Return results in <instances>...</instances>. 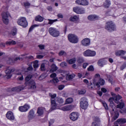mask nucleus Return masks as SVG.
<instances>
[{"mask_svg": "<svg viewBox=\"0 0 126 126\" xmlns=\"http://www.w3.org/2000/svg\"><path fill=\"white\" fill-rule=\"evenodd\" d=\"M73 10L78 14H83V13H85V10L84 8H80V7H74Z\"/></svg>", "mask_w": 126, "mask_h": 126, "instance_id": "9d476101", "label": "nucleus"}, {"mask_svg": "<svg viewBox=\"0 0 126 126\" xmlns=\"http://www.w3.org/2000/svg\"><path fill=\"white\" fill-rule=\"evenodd\" d=\"M97 64L100 67H103L104 64H107V61L105 58H102L98 60Z\"/></svg>", "mask_w": 126, "mask_h": 126, "instance_id": "dca6fc26", "label": "nucleus"}, {"mask_svg": "<svg viewBox=\"0 0 126 126\" xmlns=\"http://www.w3.org/2000/svg\"><path fill=\"white\" fill-rule=\"evenodd\" d=\"M126 54V51L125 50H121L115 51L116 56H125Z\"/></svg>", "mask_w": 126, "mask_h": 126, "instance_id": "5701e85b", "label": "nucleus"}, {"mask_svg": "<svg viewBox=\"0 0 126 126\" xmlns=\"http://www.w3.org/2000/svg\"><path fill=\"white\" fill-rule=\"evenodd\" d=\"M58 69H59V67H58V66L56 65L55 63H53L51 65V69L49 71V72H50V73H52V72H55L57 71Z\"/></svg>", "mask_w": 126, "mask_h": 126, "instance_id": "412c9836", "label": "nucleus"}, {"mask_svg": "<svg viewBox=\"0 0 126 126\" xmlns=\"http://www.w3.org/2000/svg\"><path fill=\"white\" fill-rule=\"evenodd\" d=\"M90 50L89 49H88L83 52V55L85 57H90Z\"/></svg>", "mask_w": 126, "mask_h": 126, "instance_id": "e433bc0d", "label": "nucleus"}, {"mask_svg": "<svg viewBox=\"0 0 126 126\" xmlns=\"http://www.w3.org/2000/svg\"><path fill=\"white\" fill-rule=\"evenodd\" d=\"M72 102H73V98L69 97L66 99L65 104H71Z\"/></svg>", "mask_w": 126, "mask_h": 126, "instance_id": "473e14b6", "label": "nucleus"}, {"mask_svg": "<svg viewBox=\"0 0 126 126\" xmlns=\"http://www.w3.org/2000/svg\"><path fill=\"white\" fill-rule=\"evenodd\" d=\"M95 56H96V52L90 50L89 57H95Z\"/></svg>", "mask_w": 126, "mask_h": 126, "instance_id": "c03bdc74", "label": "nucleus"}, {"mask_svg": "<svg viewBox=\"0 0 126 126\" xmlns=\"http://www.w3.org/2000/svg\"><path fill=\"white\" fill-rule=\"evenodd\" d=\"M70 21L75 22V23H79V17L77 16H74L70 18Z\"/></svg>", "mask_w": 126, "mask_h": 126, "instance_id": "4be33fe9", "label": "nucleus"}, {"mask_svg": "<svg viewBox=\"0 0 126 126\" xmlns=\"http://www.w3.org/2000/svg\"><path fill=\"white\" fill-rule=\"evenodd\" d=\"M17 23L18 25H20V26H22V27H24V28L28 26V23L27 22L26 18L25 17H21L18 20Z\"/></svg>", "mask_w": 126, "mask_h": 126, "instance_id": "39448f33", "label": "nucleus"}, {"mask_svg": "<svg viewBox=\"0 0 126 126\" xmlns=\"http://www.w3.org/2000/svg\"><path fill=\"white\" fill-rule=\"evenodd\" d=\"M16 34H17V29L16 28H13L11 32V35H12V36H15Z\"/></svg>", "mask_w": 126, "mask_h": 126, "instance_id": "58836bf2", "label": "nucleus"}, {"mask_svg": "<svg viewBox=\"0 0 126 126\" xmlns=\"http://www.w3.org/2000/svg\"><path fill=\"white\" fill-rule=\"evenodd\" d=\"M50 82H51V83H53V84H54V85H56L57 83L59 82V79H58V78H54L52 80L50 81Z\"/></svg>", "mask_w": 126, "mask_h": 126, "instance_id": "72a5a7b5", "label": "nucleus"}, {"mask_svg": "<svg viewBox=\"0 0 126 126\" xmlns=\"http://www.w3.org/2000/svg\"><path fill=\"white\" fill-rule=\"evenodd\" d=\"M14 71V69L11 67H8L5 71V73H6V78L9 79L12 76L11 73Z\"/></svg>", "mask_w": 126, "mask_h": 126, "instance_id": "1a4fd4ad", "label": "nucleus"}, {"mask_svg": "<svg viewBox=\"0 0 126 126\" xmlns=\"http://www.w3.org/2000/svg\"><path fill=\"white\" fill-rule=\"evenodd\" d=\"M111 5V1L109 0H106L103 3V6L105 8H109Z\"/></svg>", "mask_w": 126, "mask_h": 126, "instance_id": "bb28decb", "label": "nucleus"}, {"mask_svg": "<svg viewBox=\"0 0 126 126\" xmlns=\"http://www.w3.org/2000/svg\"><path fill=\"white\" fill-rule=\"evenodd\" d=\"M83 81L84 83H86V84H87L89 89H91V90H95V89H96V86H95V83H89V81H88V80L87 79H84Z\"/></svg>", "mask_w": 126, "mask_h": 126, "instance_id": "9b49d317", "label": "nucleus"}, {"mask_svg": "<svg viewBox=\"0 0 126 126\" xmlns=\"http://www.w3.org/2000/svg\"><path fill=\"white\" fill-rule=\"evenodd\" d=\"M37 26H39V25H34L33 26H32L29 29V32H31L33 29H34V27H37Z\"/></svg>", "mask_w": 126, "mask_h": 126, "instance_id": "6e6d98bb", "label": "nucleus"}, {"mask_svg": "<svg viewBox=\"0 0 126 126\" xmlns=\"http://www.w3.org/2000/svg\"><path fill=\"white\" fill-rule=\"evenodd\" d=\"M117 123L119 125H123V124H126V119L125 118H121L117 120Z\"/></svg>", "mask_w": 126, "mask_h": 126, "instance_id": "a878e982", "label": "nucleus"}, {"mask_svg": "<svg viewBox=\"0 0 126 126\" xmlns=\"http://www.w3.org/2000/svg\"><path fill=\"white\" fill-rule=\"evenodd\" d=\"M21 90H23V88L21 86H18V87H16L14 88H13L11 89V91H17V92H19V91H21Z\"/></svg>", "mask_w": 126, "mask_h": 126, "instance_id": "c85d7f7f", "label": "nucleus"}, {"mask_svg": "<svg viewBox=\"0 0 126 126\" xmlns=\"http://www.w3.org/2000/svg\"><path fill=\"white\" fill-rule=\"evenodd\" d=\"M75 3L78 5L86 6L89 4V2L87 0H76Z\"/></svg>", "mask_w": 126, "mask_h": 126, "instance_id": "f8f14e48", "label": "nucleus"}, {"mask_svg": "<svg viewBox=\"0 0 126 126\" xmlns=\"http://www.w3.org/2000/svg\"><path fill=\"white\" fill-rule=\"evenodd\" d=\"M31 78H32V75H28L26 78V82L25 83H28V82H30V81L32 80H31Z\"/></svg>", "mask_w": 126, "mask_h": 126, "instance_id": "4c0bfd02", "label": "nucleus"}, {"mask_svg": "<svg viewBox=\"0 0 126 126\" xmlns=\"http://www.w3.org/2000/svg\"><path fill=\"white\" fill-rule=\"evenodd\" d=\"M40 70L41 71H45L46 70V67L45 66V63H42L40 65Z\"/></svg>", "mask_w": 126, "mask_h": 126, "instance_id": "49530a36", "label": "nucleus"}, {"mask_svg": "<svg viewBox=\"0 0 126 126\" xmlns=\"http://www.w3.org/2000/svg\"><path fill=\"white\" fill-rule=\"evenodd\" d=\"M114 113H115V115L112 119V121H116V120H117V119H118V118H119V112H115Z\"/></svg>", "mask_w": 126, "mask_h": 126, "instance_id": "37998d69", "label": "nucleus"}, {"mask_svg": "<svg viewBox=\"0 0 126 126\" xmlns=\"http://www.w3.org/2000/svg\"><path fill=\"white\" fill-rule=\"evenodd\" d=\"M56 101L57 103H59V104H63V99L62 97H57Z\"/></svg>", "mask_w": 126, "mask_h": 126, "instance_id": "c9c22d12", "label": "nucleus"}, {"mask_svg": "<svg viewBox=\"0 0 126 126\" xmlns=\"http://www.w3.org/2000/svg\"><path fill=\"white\" fill-rule=\"evenodd\" d=\"M54 123H55V121H54V120L53 119L50 120L49 122V126H52V125H53Z\"/></svg>", "mask_w": 126, "mask_h": 126, "instance_id": "680f3d73", "label": "nucleus"}, {"mask_svg": "<svg viewBox=\"0 0 126 126\" xmlns=\"http://www.w3.org/2000/svg\"><path fill=\"white\" fill-rule=\"evenodd\" d=\"M49 96L51 97V110H56L57 109V103H56V97H57V94H49Z\"/></svg>", "mask_w": 126, "mask_h": 126, "instance_id": "f03ea898", "label": "nucleus"}, {"mask_svg": "<svg viewBox=\"0 0 126 126\" xmlns=\"http://www.w3.org/2000/svg\"><path fill=\"white\" fill-rule=\"evenodd\" d=\"M48 21H49L48 24L52 25V24H53L54 23L57 22V21H58V19H55V20L48 19Z\"/></svg>", "mask_w": 126, "mask_h": 126, "instance_id": "a18cd8bd", "label": "nucleus"}, {"mask_svg": "<svg viewBox=\"0 0 126 126\" xmlns=\"http://www.w3.org/2000/svg\"><path fill=\"white\" fill-rule=\"evenodd\" d=\"M99 16L96 15H90L88 16V19L90 21H94L95 20H98L99 19Z\"/></svg>", "mask_w": 126, "mask_h": 126, "instance_id": "6ab92c4d", "label": "nucleus"}, {"mask_svg": "<svg viewBox=\"0 0 126 126\" xmlns=\"http://www.w3.org/2000/svg\"><path fill=\"white\" fill-rule=\"evenodd\" d=\"M28 117L29 121H31V120H33V119L35 118V113L33 109H32L30 111Z\"/></svg>", "mask_w": 126, "mask_h": 126, "instance_id": "aec40b11", "label": "nucleus"}, {"mask_svg": "<svg viewBox=\"0 0 126 126\" xmlns=\"http://www.w3.org/2000/svg\"><path fill=\"white\" fill-rule=\"evenodd\" d=\"M24 4L25 7H26V8H28V7H29L30 6V3H29L28 2H24Z\"/></svg>", "mask_w": 126, "mask_h": 126, "instance_id": "5fc2aeb1", "label": "nucleus"}, {"mask_svg": "<svg viewBox=\"0 0 126 126\" xmlns=\"http://www.w3.org/2000/svg\"><path fill=\"white\" fill-rule=\"evenodd\" d=\"M75 76V75H74V74H72L68 76L67 77L69 80H71V79H73V78H74Z\"/></svg>", "mask_w": 126, "mask_h": 126, "instance_id": "3c124183", "label": "nucleus"}, {"mask_svg": "<svg viewBox=\"0 0 126 126\" xmlns=\"http://www.w3.org/2000/svg\"><path fill=\"white\" fill-rule=\"evenodd\" d=\"M80 106L82 109L86 110L88 107V102H87V99H86L85 97H82L80 100Z\"/></svg>", "mask_w": 126, "mask_h": 126, "instance_id": "0eeeda50", "label": "nucleus"}, {"mask_svg": "<svg viewBox=\"0 0 126 126\" xmlns=\"http://www.w3.org/2000/svg\"><path fill=\"white\" fill-rule=\"evenodd\" d=\"M48 32L51 36H52V37H54L55 38L59 37L61 34L58 29L53 27L49 29Z\"/></svg>", "mask_w": 126, "mask_h": 126, "instance_id": "7ed1b4c3", "label": "nucleus"}, {"mask_svg": "<svg viewBox=\"0 0 126 126\" xmlns=\"http://www.w3.org/2000/svg\"><path fill=\"white\" fill-rule=\"evenodd\" d=\"M58 55L59 57H66V56H67L66 52L63 50L60 51Z\"/></svg>", "mask_w": 126, "mask_h": 126, "instance_id": "7c9ffc66", "label": "nucleus"}, {"mask_svg": "<svg viewBox=\"0 0 126 126\" xmlns=\"http://www.w3.org/2000/svg\"><path fill=\"white\" fill-rule=\"evenodd\" d=\"M93 123H96V124L100 125V123H101V120H100V118H99V117H95L94 119Z\"/></svg>", "mask_w": 126, "mask_h": 126, "instance_id": "f704fd0d", "label": "nucleus"}, {"mask_svg": "<svg viewBox=\"0 0 126 126\" xmlns=\"http://www.w3.org/2000/svg\"><path fill=\"white\" fill-rule=\"evenodd\" d=\"M34 19H35V21H38L39 22H42L44 20V17L40 16V15H38L35 17Z\"/></svg>", "mask_w": 126, "mask_h": 126, "instance_id": "c756f323", "label": "nucleus"}, {"mask_svg": "<svg viewBox=\"0 0 126 126\" xmlns=\"http://www.w3.org/2000/svg\"><path fill=\"white\" fill-rule=\"evenodd\" d=\"M75 62H76V58H73L70 60H69L68 61V63L70 64H72L73 63H75Z\"/></svg>", "mask_w": 126, "mask_h": 126, "instance_id": "79ce46f5", "label": "nucleus"}, {"mask_svg": "<svg viewBox=\"0 0 126 126\" xmlns=\"http://www.w3.org/2000/svg\"><path fill=\"white\" fill-rule=\"evenodd\" d=\"M124 107H125V102H124V100L123 99L121 100V101L119 102L118 104L117 105V109H124Z\"/></svg>", "mask_w": 126, "mask_h": 126, "instance_id": "393cba45", "label": "nucleus"}, {"mask_svg": "<svg viewBox=\"0 0 126 126\" xmlns=\"http://www.w3.org/2000/svg\"><path fill=\"white\" fill-rule=\"evenodd\" d=\"M30 109V105L28 104H25L24 106H20L19 110L20 112H27Z\"/></svg>", "mask_w": 126, "mask_h": 126, "instance_id": "2eb2a0df", "label": "nucleus"}, {"mask_svg": "<svg viewBox=\"0 0 126 126\" xmlns=\"http://www.w3.org/2000/svg\"><path fill=\"white\" fill-rule=\"evenodd\" d=\"M114 97V102L117 104H119V102H121V99H122V97L120 95H116Z\"/></svg>", "mask_w": 126, "mask_h": 126, "instance_id": "cd10ccee", "label": "nucleus"}, {"mask_svg": "<svg viewBox=\"0 0 126 126\" xmlns=\"http://www.w3.org/2000/svg\"><path fill=\"white\" fill-rule=\"evenodd\" d=\"M26 86L28 89L35 90L36 88V83L35 81L32 80L30 82L25 83Z\"/></svg>", "mask_w": 126, "mask_h": 126, "instance_id": "423d86ee", "label": "nucleus"}, {"mask_svg": "<svg viewBox=\"0 0 126 126\" xmlns=\"http://www.w3.org/2000/svg\"><path fill=\"white\" fill-rule=\"evenodd\" d=\"M46 78V75L45 74H43L40 76L39 77V80H43V79H45Z\"/></svg>", "mask_w": 126, "mask_h": 126, "instance_id": "864d4df0", "label": "nucleus"}, {"mask_svg": "<svg viewBox=\"0 0 126 126\" xmlns=\"http://www.w3.org/2000/svg\"><path fill=\"white\" fill-rule=\"evenodd\" d=\"M74 107H75V106L73 105H66L62 107L61 108V110L63 111L64 112H65V111H70V110H72V109H74Z\"/></svg>", "mask_w": 126, "mask_h": 126, "instance_id": "f3484780", "label": "nucleus"}, {"mask_svg": "<svg viewBox=\"0 0 126 126\" xmlns=\"http://www.w3.org/2000/svg\"><path fill=\"white\" fill-rule=\"evenodd\" d=\"M14 63V59L13 58H9L7 61L8 63Z\"/></svg>", "mask_w": 126, "mask_h": 126, "instance_id": "8fccbe9b", "label": "nucleus"}, {"mask_svg": "<svg viewBox=\"0 0 126 126\" xmlns=\"http://www.w3.org/2000/svg\"><path fill=\"white\" fill-rule=\"evenodd\" d=\"M39 61L36 60L33 62V66L34 68H37L39 67Z\"/></svg>", "mask_w": 126, "mask_h": 126, "instance_id": "a19ab883", "label": "nucleus"}, {"mask_svg": "<svg viewBox=\"0 0 126 126\" xmlns=\"http://www.w3.org/2000/svg\"><path fill=\"white\" fill-rule=\"evenodd\" d=\"M100 85H104L105 84V81L103 79H100L98 82Z\"/></svg>", "mask_w": 126, "mask_h": 126, "instance_id": "4d7b16f0", "label": "nucleus"}, {"mask_svg": "<svg viewBox=\"0 0 126 126\" xmlns=\"http://www.w3.org/2000/svg\"><path fill=\"white\" fill-rule=\"evenodd\" d=\"M10 16L9 13L8 12H4L2 13V20L6 25H7L9 22V20L8 19V17Z\"/></svg>", "mask_w": 126, "mask_h": 126, "instance_id": "6e6552de", "label": "nucleus"}, {"mask_svg": "<svg viewBox=\"0 0 126 126\" xmlns=\"http://www.w3.org/2000/svg\"><path fill=\"white\" fill-rule=\"evenodd\" d=\"M126 67V64L125 63V64H123L121 67V70H124V69H125V68Z\"/></svg>", "mask_w": 126, "mask_h": 126, "instance_id": "69168bd1", "label": "nucleus"}, {"mask_svg": "<svg viewBox=\"0 0 126 126\" xmlns=\"http://www.w3.org/2000/svg\"><path fill=\"white\" fill-rule=\"evenodd\" d=\"M67 65V63L65 62H62L60 63V66H62V67H64V66H66Z\"/></svg>", "mask_w": 126, "mask_h": 126, "instance_id": "13d9d810", "label": "nucleus"}, {"mask_svg": "<svg viewBox=\"0 0 126 126\" xmlns=\"http://www.w3.org/2000/svg\"><path fill=\"white\" fill-rule=\"evenodd\" d=\"M45 111V108L44 107H38L37 109V113L38 116H42L44 114V111Z\"/></svg>", "mask_w": 126, "mask_h": 126, "instance_id": "b1692460", "label": "nucleus"}, {"mask_svg": "<svg viewBox=\"0 0 126 126\" xmlns=\"http://www.w3.org/2000/svg\"><path fill=\"white\" fill-rule=\"evenodd\" d=\"M6 117L10 121H13L15 119L14 115L11 111H8L6 114Z\"/></svg>", "mask_w": 126, "mask_h": 126, "instance_id": "a211bd4d", "label": "nucleus"}, {"mask_svg": "<svg viewBox=\"0 0 126 126\" xmlns=\"http://www.w3.org/2000/svg\"><path fill=\"white\" fill-rule=\"evenodd\" d=\"M89 65V63H84L83 64V68H85L86 67H87L88 65Z\"/></svg>", "mask_w": 126, "mask_h": 126, "instance_id": "338daca9", "label": "nucleus"}, {"mask_svg": "<svg viewBox=\"0 0 126 126\" xmlns=\"http://www.w3.org/2000/svg\"><path fill=\"white\" fill-rule=\"evenodd\" d=\"M38 47L40 50H44L45 49V45L43 44L38 45Z\"/></svg>", "mask_w": 126, "mask_h": 126, "instance_id": "bf43d9fd", "label": "nucleus"}, {"mask_svg": "<svg viewBox=\"0 0 126 126\" xmlns=\"http://www.w3.org/2000/svg\"><path fill=\"white\" fill-rule=\"evenodd\" d=\"M110 106L111 107V108H112V112H115V109L114 108H116V106L115 104H114V102H111L110 103Z\"/></svg>", "mask_w": 126, "mask_h": 126, "instance_id": "603ef678", "label": "nucleus"}, {"mask_svg": "<svg viewBox=\"0 0 126 126\" xmlns=\"http://www.w3.org/2000/svg\"><path fill=\"white\" fill-rule=\"evenodd\" d=\"M68 39L70 43L73 44L78 43V37L74 34H69L68 35Z\"/></svg>", "mask_w": 126, "mask_h": 126, "instance_id": "20e7f679", "label": "nucleus"}, {"mask_svg": "<svg viewBox=\"0 0 126 126\" xmlns=\"http://www.w3.org/2000/svg\"><path fill=\"white\" fill-rule=\"evenodd\" d=\"M109 102H110V103H114V101H115V98L114 97H110L109 100H108Z\"/></svg>", "mask_w": 126, "mask_h": 126, "instance_id": "e2e57ef3", "label": "nucleus"}, {"mask_svg": "<svg viewBox=\"0 0 126 126\" xmlns=\"http://www.w3.org/2000/svg\"><path fill=\"white\" fill-rule=\"evenodd\" d=\"M79 117V114L77 112H72L69 115V118L71 121H76Z\"/></svg>", "mask_w": 126, "mask_h": 126, "instance_id": "ddd939ff", "label": "nucleus"}, {"mask_svg": "<svg viewBox=\"0 0 126 126\" xmlns=\"http://www.w3.org/2000/svg\"><path fill=\"white\" fill-rule=\"evenodd\" d=\"M92 126H99V124L95 122H93L92 123Z\"/></svg>", "mask_w": 126, "mask_h": 126, "instance_id": "774afa93", "label": "nucleus"}, {"mask_svg": "<svg viewBox=\"0 0 126 126\" xmlns=\"http://www.w3.org/2000/svg\"><path fill=\"white\" fill-rule=\"evenodd\" d=\"M91 43V41L90 38H86L83 39L81 41V44L84 47H88L90 46V44Z\"/></svg>", "mask_w": 126, "mask_h": 126, "instance_id": "4468645a", "label": "nucleus"}, {"mask_svg": "<svg viewBox=\"0 0 126 126\" xmlns=\"http://www.w3.org/2000/svg\"><path fill=\"white\" fill-rule=\"evenodd\" d=\"M105 29L107 31H109V32H112V31H116L117 30L116 25L112 21L107 22L106 23Z\"/></svg>", "mask_w": 126, "mask_h": 126, "instance_id": "f257e3e1", "label": "nucleus"}, {"mask_svg": "<svg viewBox=\"0 0 126 126\" xmlns=\"http://www.w3.org/2000/svg\"><path fill=\"white\" fill-rule=\"evenodd\" d=\"M78 63H82L84 62V59L82 57H79L77 60Z\"/></svg>", "mask_w": 126, "mask_h": 126, "instance_id": "de8ad7c7", "label": "nucleus"}, {"mask_svg": "<svg viewBox=\"0 0 126 126\" xmlns=\"http://www.w3.org/2000/svg\"><path fill=\"white\" fill-rule=\"evenodd\" d=\"M102 105H103V106L104 107L105 110H108V105H107V103H106V102H105L104 101H103L102 102Z\"/></svg>", "mask_w": 126, "mask_h": 126, "instance_id": "052dcab7", "label": "nucleus"}, {"mask_svg": "<svg viewBox=\"0 0 126 126\" xmlns=\"http://www.w3.org/2000/svg\"><path fill=\"white\" fill-rule=\"evenodd\" d=\"M64 88V85H60L59 87H58V89L59 90H63V89Z\"/></svg>", "mask_w": 126, "mask_h": 126, "instance_id": "0e129e2a", "label": "nucleus"}, {"mask_svg": "<svg viewBox=\"0 0 126 126\" xmlns=\"http://www.w3.org/2000/svg\"><path fill=\"white\" fill-rule=\"evenodd\" d=\"M16 74L18 75V79H19V80H23L24 79L23 75L21 74V73H17Z\"/></svg>", "mask_w": 126, "mask_h": 126, "instance_id": "ea45409f", "label": "nucleus"}, {"mask_svg": "<svg viewBox=\"0 0 126 126\" xmlns=\"http://www.w3.org/2000/svg\"><path fill=\"white\" fill-rule=\"evenodd\" d=\"M6 44L8 45V46H11L12 45H16V42L14 40H11V41H7L6 42Z\"/></svg>", "mask_w": 126, "mask_h": 126, "instance_id": "2f4dec72", "label": "nucleus"}, {"mask_svg": "<svg viewBox=\"0 0 126 126\" xmlns=\"http://www.w3.org/2000/svg\"><path fill=\"white\" fill-rule=\"evenodd\" d=\"M88 71H94V66L92 65L89 66L88 68Z\"/></svg>", "mask_w": 126, "mask_h": 126, "instance_id": "09e8293b", "label": "nucleus"}]
</instances>
